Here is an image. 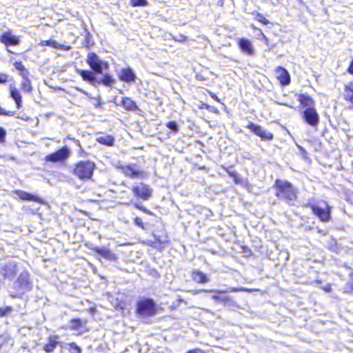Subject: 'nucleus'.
<instances>
[{"mask_svg":"<svg viewBox=\"0 0 353 353\" xmlns=\"http://www.w3.org/2000/svg\"><path fill=\"white\" fill-rule=\"evenodd\" d=\"M11 310V307L8 306L0 307V317L8 315L10 313Z\"/></svg>","mask_w":353,"mask_h":353,"instance_id":"473e14b6","label":"nucleus"},{"mask_svg":"<svg viewBox=\"0 0 353 353\" xmlns=\"http://www.w3.org/2000/svg\"><path fill=\"white\" fill-rule=\"evenodd\" d=\"M94 168L95 165L93 162L81 161L76 165L74 174L81 180H88L91 179Z\"/></svg>","mask_w":353,"mask_h":353,"instance_id":"20e7f679","label":"nucleus"},{"mask_svg":"<svg viewBox=\"0 0 353 353\" xmlns=\"http://www.w3.org/2000/svg\"><path fill=\"white\" fill-rule=\"evenodd\" d=\"M81 325V323L79 319H72L70 321V327L72 330H77Z\"/></svg>","mask_w":353,"mask_h":353,"instance_id":"f704fd0d","label":"nucleus"},{"mask_svg":"<svg viewBox=\"0 0 353 353\" xmlns=\"http://www.w3.org/2000/svg\"><path fill=\"white\" fill-rule=\"evenodd\" d=\"M77 90L79 92H81V93L84 94L85 95L88 96V97L90 98H92V97L90 96V93H88L87 91L81 89V88H77Z\"/></svg>","mask_w":353,"mask_h":353,"instance_id":"c03bdc74","label":"nucleus"},{"mask_svg":"<svg viewBox=\"0 0 353 353\" xmlns=\"http://www.w3.org/2000/svg\"><path fill=\"white\" fill-rule=\"evenodd\" d=\"M8 50L10 52H11V53H15V52H14L13 50H12L11 49H8Z\"/></svg>","mask_w":353,"mask_h":353,"instance_id":"603ef678","label":"nucleus"},{"mask_svg":"<svg viewBox=\"0 0 353 353\" xmlns=\"http://www.w3.org/2000/svg\"><path fill=\"white\" fill-rule=\"evenodd\" d=\"M8 76L4 73L0 72V83H5L8 81Z\"/></svg>","mask_w":353,"mask_h":353,"instance_id":"37998d69","label":"nucleus"},{"mask_svg":"<svg viewBox=\"0 0 353 353\" xmlns=\"http://www.w3.org/2000/svg\"><path fill=\"white\" fill-rule=\"evenodd\" d=\"M134 223L136 225L141 228L142 229H144V224H143V222L142 221V219L139 217H136L134 219Z\"/></svg>","mask_w":353,"mask_h":353,"instance_id":"ea45409f","label":"nucleus"},{"mask_svg":"<svg viewBox=\"0 0 353 353\" xmlns=\"http://www.w3.org/2000/svg\"><path fill=\"white\" fill-rule=\"evenodd\" d=\"M77 72L81 77L83 81L88 82L92 85H97V78L96 74L97 73L93 70L78 69Z\"/></svg>","mask_w":353,"mask_h":353,"instance_id":"ddd939ff","label":"nucleus"},{"mask_svg":"<svg viewBox=\"0 0 353 353\" xmlns=\"http://www.w3.org/2000/svg\"><path fill=\"white\" fill-rule=\"evenodd\" d=\"M59 336H52L48 339V342L43 346V350L46 352H52L57 345L59 344Z\"/></svg>","mask_w":353,"mask_h":353,"instance_id":"a211bd4d","label":"nucleus"},{"mask_svg":"<svg viewBox=\"0 0 353 353\" xmlns=\"http://www.w3.org/2000/svg\"><path fill=\"white\" fill-rule=\"evenodd\" d=\"M132 6H145L148 4L147 0H130Z\"/></svg>","mask_w":353,"mask_h":353,"instance_id":"2f4dec72","label":"nucleus"},{"mask_svg":"<svg viewBox=\"0 0 353 353\" xmlns=\"http://www.w3.org/2000/svg\"><path fill=\"white\" fill-rule=\"evenodd\" d=\"M186 39H187V37H186L185 35H183V34H180V35L179 36V38H178V39H176V40H178V41H181V42H182V41H186Z\"/></svg>","mask_w":353,"mask_h":353,"instance_id":"49530a36","label":"nucleus"},{"mask_svg":"<svg viewBox=\"0 0 353 353\" xmlns=\"http://www.w3.org/2000/svg\"><path fill=\"white\" fill-rule=\"evenodd\" d=\"M347 285L350 287V288H351V290H353V274L351 275V278L347 283Z\"/></svg>","mask_w":353,"mask_h":353,"instance_id":"de8ad7c7","label":"nucleus"},{"mask_svg":"<svg viewBox=\"0 0 353 353\" xmlns=\"http://www.w3.org/2000/svg\"><path fill=\"white\" fill-rule=\"evenodd\" d=\"M121 104L123 108L128 111H135L138 110V107L135 102L128 97H123Z\"/></svg>","mask_w":353,"mask_h":353,"instance_id":"6ab92c4d","label":"nucleus"},{"mask_svg":"<svg viewBox=\"0 0 353 353\" xmlns=\"http://www.w3.org/2000/svg\"><path fill=\"white\" fill-rule=\"evenodd\" d=\"M211 96H212V97L213 99H214L216 101H219L218 97H217L214 94H212Z\"/></svg>","mask_w":353,"mask_h":353,"instance_id":"3c124183","label":"nucleus"},{"mask_svg":"<svg viewBox=\"0 0 353 353\" xmlns=\"http://www.w3.org/2000/svg\"><path fill=\"white\" fill-rule=\"evenodd\" d=\"M16 69L19 71V74L22 75V62L16 61L14 63Z\"/></svg>","mask_w":353,"mask_h":353,"instance_id":"a19ab883","label":"nucleus"},{"mask_svg":"<svg viewBox=\"0 0 353 353\" xmlns=\"http://www.w3.org/2000/svg\"><path fill=\"white\" fill-rule=\"evenodd\" d=\"M90 249L107 260L116 261L117 259L116 254L105 247H92Z\"/></svg>","mask_w":353,"mask_h":353,"instance_id":"4468645a","label":"nucleus"},{"mask_svg":"<svg viewBox=\"0 0 353 353\" xmlns=\"http://www.w3.org/2000/svg\"><path fill=\"white\" fill-rule=\"evenodd\" d=\"M31 123H32V124L36 125L38 124L39 120L37 117H34V119H31Z\"/></svg>","mask_w":353,"mask_h":353,"instance_id":"8fccbe9b","label":"nucleus"},{"mask_svg":"<svg viewBox=\"0 0 353 353\" xmlns=\"http://www.w3.org/2000/svg\"><path fill=\"white\" fill-rule=\"evenodd\" d=\"M214 291L215 290H209V292H212L216 294L212 296V299H214L215 301H219L221 302H224V303H226L229 301V298L228 296H220L219 295L220 293H216Z\"/></svg>","mask_w":353,"mask_h":353,"instance_id":"7c9ffc66","label":"nucleus"},{"mask_svg":"<svg viewBox=\"0 0 353 353\" xmlns=\"http://www.w3.org/2000/svg\"><path fill=\"white\" fill-rule=\"evenodd\" d=\"M313 212L322 221H327L330 219V209L327 203L322 201L318 205H312Z\"/></svg>","mask_w":353,"mask_h":353,"instance_id":"0eeeda50","label":"nucleus"},{"mask_svg":"<svg viewBox=\"0 0 353 353\" xmlns=\"http://www.w3.org/2000/svg\"><path fill=\"white\" fill-rule=\"evenodd\" d=\"M96 140L99 143L107 146L112 145L114 143V138L109 134H101L97 137Z\"/></svg>","mask_w":353,"mask_h":353,"instance_id":"aec40b11","label":"nucleus"},{"mask_svg":"<svg viewBox=\"0 0 353 353\" xmlns=\"http://www.w3.org/2000/svg\"><path fill=\"white\" fill-rule=\"evenodd\" d=\"M276 195L286 201L289 204H294L296 199V190L292 184L286 181L276 180Z\"/></svg>","mask_w":353,"mask_h":353,"instance_id":"f257e3e1","label":"nucleus"},{"mask_svg":"<svg viewBox=\"0 0 353 353\" xmlns=\"http://www.w3.org/2000/svg\"><path fill=\"white\" fill-rule=\"evenodd\" d=\"M262 35H263V38L267 41V40H268V39H267V37H265V34H263V33H262Z\"/></svg>","mask_w":353,"mask_h":353,"instance_id":"864d4df0","label":"nucleus"},{"mask_svg":"<svg viewBox=\"0 0 353 353\" xmlns=\"http://www.w3.org/2000/svg\"><path fill=\"white\" fill-rule=\"evenodd\" d=\"M238 46L241 50L248 55L252 56L254 54V49L251 41L245 38H239L238 39Z\"/></svg>","mask_w":353,"mask_h":353,"instance_id":"2eb2a0df","label":"nucleus"},{"mask_svg":"<svg viewBox=\"0 0 353 353\" xmlns=\"http://www.w3.org/2000/svg\"><path fill=\"white\" fill-rule=\"evenodd\" d=\"M343 96L345 100L353 103V83L345 85Z\"/></svg>","mask_w":353,"mask_h":353,"instance_id":"5701e85b","label":"nucleus"},{"mask_svg":"<svg viewBox=\"0 0 353 353\" xmlns=\"http://www.w3.org/2000/svg\"><path fill=\"white\" fill-rule=\"evenodd\" d=\"M86 62L90 68L97 74H103V70L109 68V63L100 59L95 52H89L87 55Z\"/></svg>","mask_w":353,"mask_h":353,"instance_id":"7ed1b4c3","label":"nucleus"},{"mask_svg":"<svg viewBox=\"0 0 353 353\" xmlns=\"http://www.w3.org/2000/svg\"><path fill=\"white\" fill-rule=\"evenodd\" d=\"M132 191L135 196L143 201H148L152 196V190L143 183H139L137 185L133 186Z\"/></svg>","mask_w":353,"mask_h":353,"instance_id":"423d86ee","label":"nucleus"},{"mask_svg":"<svg viewBox=\"0 0 353 353\" xmlns=\"http://www.w3.org/2000/svg\"><path fill=\"white\" fill-rule=\"evenodd\" d=\"M43 45L51 46L54 48L61 49L62 48L63 45L59 44L56 41L54 40H48L43 41Z\"/></svg>","mask_w":353,"mask_h":353,"instance_id":"c85d7f7f","label":"nucleus"},{"mask_svg":"<svg viewBox=\"0 0 353 353\" xmlns=\"http://www.w3.org/2000/svg\"><path fill=\"white\" fill-rule=\"evenodd\" d=\"M137 313L141 316H151L157 313V307L151 299H142L137 303Z\"/></svg>","mask_w":353,"mask_h":353,"instance_id":"f03ea898","label":"nucleus"},{"mask_svg":"<svg viewBox=\"0 0 353 353\" xmlns=\"http://www.w3.org/2000/svg\"><path fill=\"white\" fill-rule=\"evenodd\" d=\"M6 136V130L3 128L0 127V142H3L5 141Z\"/></svg>","mask_w":353,"mask_h":353,"instance_id":"58836bf2","label":"nucleus"},{"mask_svg":"<svg viewBox=\"0 0 353 353\" xmlns=\"http://www.w3.org/2000/svg\"><path fill=\"white\" fill-rule=\"evenodd\" d=\"M119 78L121 81L130 84L134 83L137 75L131 68L128 67L120 70Z\"/></svg>","mask_w":353,"mask_h":353,"instance_id":"f8f14e48","label":"nucleus"},{"mask_svg":"<svg viewBox=\"0 0 353 353\" xmlns=\"http://www.w3.org/2000/svg\"><path fill=\"white\" fill-rule=\"evenodd\" d=\"M70 350L71 353H81V348L74 343H71L69 344Z\"/></svg>","mask_w":353,"mask_h":353,"instance_id":"72a5a7b5","label":"nucleus"},{"mask_svg":"<svg viewBox=\"0 0 353 353\" xmlns=\"http://www.w3.org/2000/svg\"><path fill=\"white\" fill-rule=\"evenodd\" d=\"M134 207L136 208L143 211L145 213H147V214H151V212L148 209H146L144 206H142V205H140L136 203V204H134Z\"/></svg>","mask_w":353,"mask_h":353,"instance_id":"79ce46f5","label":"nucleus"},{"mask_svg":"<svg viewBox=\"0 0 353 353\" xmlns=\"http://www.w3.org/2000/svg\"><path fill=\"white\" fill-rule=\"evenodd\" d=\"M347 71H348L349 73L353 74V59L351 61V63H350V66H349V68L347 69Z\"/></svg>","mask_w":353,"mask_h":353,"instance_id":"a18cd8bd","label":"nucleus"},{"mask_svg":"<svg viewBox=\"0 0 353 353\" xmlns=\"http://www.w3.org/2000/svg\"><path fill=\"white\" fill-rule=\"evenodd\" d=\"M187 353H203V352L199 349H195V350H190Z\"/></svg>","mask_w":353,"mask_h":353,"instance_id":"09e8293b","label":"nucleus"},{"mask_svg":"<svg viewBox=\"0 0 353 353\" xmlns=\"http://www.w3.org/2000/svg\"><path fill=\"white\" fill-rule=\"evenodd\" d=\"M252 14L254 16V19L261 22L263 25H268L270 23L269 20H268L262 14L259 12H253Z\"/></svg>","mask_w":353,"mask_h":353,"instance_id":"bb28decb","label":"nucleus"},{"mask_svg":"<svg viewBox=\"0 0 353 353\" xmlns=\"http://www.w3.org/2000/svg\"><path fill=\"white\" fill-rule=\"evenodd\" d=\"M114 166L121 169L123 172L129 177L143 179L145 176V173L143 171L137 170L130 165H123L120 161L117 162Z\"/></svg>","mask_w":353,"mask_h":353,"instance_id":"6e6552de","label":"nucleus"},{"mask_svg":"<svg viewBox=\"0 0 353 353\" xmlns=\"http://www.w3.org/2000/svg\"><path fill=\"white\" fill-rule=\"evenodd\" d=\"M31 89L32 88L29 79L23 76V92H30Z\"/></svg>","mask_w":353,"mask_h":353,"instance_id":"c9c22d12","label":"nucleus"},{"mask_svg":"<svg viewBox=\"0 0 353 353\" xmlns=\"http://www.w3.org/2000/svg\"><path fill=\"white\" fill-rule=\"evenodd\" d=\"M10 95L15 101L17 107L20 108L21 103V96L19 90L13 83L10 85Z\"/></svg>","mask_w":353,"mask_h":353,"instance_id":"f3484780","label":"nucleus"},{"mask_svg":"<svg viewBox=\"0 0 353 353\" xmlns=\"http://www.w3.org/2000/svg\"><path fill=\"white\" fill-rule=\"evenodd\" d=\"M166 127L174 133H176L179 131L178 124L174 121L167 123Z\"/></svg>","mask_w":353,"mask_h":353,"instance_id":"c756f323","label":"nucleus"},{"mask_svg":"<svg viewBox=\"0 0 353 353\" xmlns=\"http://www.w3.org/2000/svg\"><path fill=\"white\" fill-rule=\"evenodd\" d=\"M304 121L310 126L315 127L319 123V116L314 108H307L303 112Z\"/></svg>","mask_w":353,"mask_h":353,"instance_id":"1a4fd4ad","label":"nucleus"},{"mask_svg":"<svg viewBox=\"0 0 353 353\" xmlns=\"http://www.w3.org/2000/svg\"><path fill=\"white\" fill-rule=\"evenodd\" d=\"M14 112L13 111H7L4 108L0 106V115H6V116H12L14 115Z\"/></svg>","mask_w":353,"mask_h":353,"instance_id":"4c0bfd02","label":"nucleus"},{"mask_svg":"<svg viewBox=\"0 0 353 353\" xmlns=\"http://www.w3.org/2000/svg\"><path fill=\"white\" fill-rule=\"evenodd\" d=\"M67 157L68 156H46L45 160L46 162H61L65 161Z\"/></svg>","mask_w":353,"mask_h":353,"instance_id":"a878e982","label":"nucleus"},{"mask_svg":"<svg viewBox=\"0 0 353 353\" xmlns=\"http://www.w3.org/2000/svg\"><path fill=\"white\" fill-rule=\"evenodd\" d=\"M192 279L194 281L200 283H205L209 281L206 275L200 271H194L192 272Z\"/></svg>","mask_w":353,"mask_h":353,"instance_id":"4be33fe9","label":"nucleus"},{"mask_svg":"<svg viewBox=\"0 0 353 353\" xmlns=\"http://www.w3.org/2000/svg\"><path fill=\"white\" fill-rule=\"evenodd\" d=\"M248 128L263 140H271L273 138V134L270 132L260 125L250 123Z\"/></svg>","mask_w":353,"mask_h":353,"instance_id":"9d476101","label":"nucleus"},{"mask_svg":"<svg viewBox=\"0 0 353 353\" xmlns=\"http://www.w3.org/2000/svg\"><path fill=\"white\" fill-rule=\"evenodd\" d=\"M256 289H248L245 288H230L224 290L214 291L216 293H228V292H252L257 291Z\"/></svg>","mask_w":353,"mask_h":353,"instance_id":"b1692460","label":"nucleus"},{"mask_svg":"<svg viewBox=\"0 0 353 353\" xmlns=\"http://www.w3.org/2000/svg\"><path fill=\"white\" fill-rule=\"evenodd\" d=\"M103 77L100 79H97V85L103 84L106 86H112V85L114 83L115 80L109 73H103Z\"/></svg>","mask_w":353,"mask_h":353,"instance_id":"412c9836","label":"nucleus"},{"mask_svg":"<svg viewBox=\"0 0 353 353\" xmlns=\"http://www.w3.org/2000/svg\"><path fill=\"white\" fill-rule=\"evenodd\" d=\"M1 41L5 43L7 47L12 48L19 43V39L10 33L6 32L1 35Z\"/></svg>","mask_w":353,"mask_h":353,"instance_id":"dca6fc26","label":"nucleus"},{"mask_svg":"<svg viewBox=\"0 0 353 353\" xmlns=\"http://www.w3.org/2000/svg\"><path fill=\"white\" fill-rule=\"evenodd\" d=\"M229 175L234 179V181L236 184H243L245 181L234 171H228Z\"/></svg>","mask_w":353,"mask_h":353,"instance_id":"cd10ccee","label":"nucleus"},{"mask_svg":"<svg viewBox=\"0 0 353 353\" xmlns=\"http://www.w3.org/2000/svg\"><path fill=\"white\" fill-rule=\"evenodd\" d=\"M274 72L281 85L286 86L290 84L291 79L290 75L285 68L278 66L275 68Z\"/></svg>","mask_w":353,"mask_h":353,"instance_id":"9b49d317","label":"nucleus"},{"mask_svg":"<svg viewBox=\"0 0 353 353\" xmlns=\"http://www.w3.org/2000/svg\"><path fill=\"white\" fill-rule=\"evenodd\" d=\"M23 201H26L28 203H32V204L23 205V209L25 208L26 210H30L33 214L38 212L40 205L46 204L43 199L38 196L24 192Z\"/></svg>","mask_w":353,"mask_h":353,"instance_id":"39448f33","label":"nucleus"},{"mask_svg":"<svg viewBox=\"0 0 353 353\" xmlns=\"http://www.w3.org/2000/svg\"><path fill=\"white\" fill-rule=\"evenodd\" d=\"M70 152L68 147H63L55 152H52L50 154H69Z\"/></svg>","mask_w":353,"mask_h":353,"instance_id":"e433bc0d","label":"nucleus"},{"mask_svg":"<svg viewBox=\"0 0 353 353\" xmlns=\"http://www.w3.org/2000/svg\"><path fill=\"white\" fill-rule=\"evenodd\" d=\"M299 101L300 103L305 106H307L308 108H312V105L314 103L313 99L307 94H300L299 97Z\"/></svg>","mask_w":353,"mask_h":353,"instance_id":"393cba45","label":"nucleus"}]
</instances>
